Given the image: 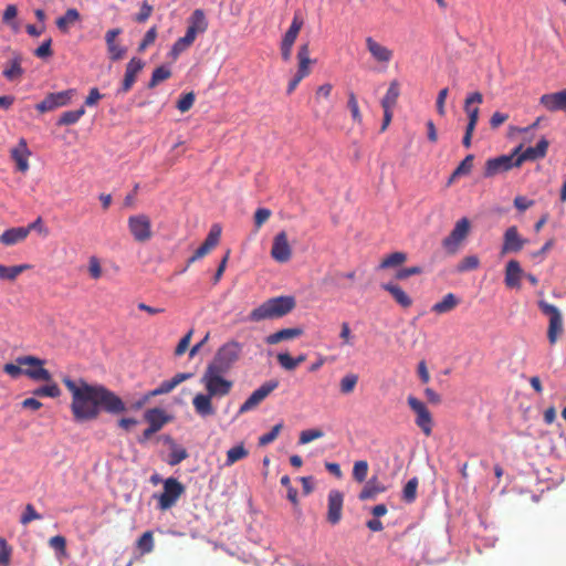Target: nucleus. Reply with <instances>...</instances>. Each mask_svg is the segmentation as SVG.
<instances>
[{"instance_id":"obj_8","label":"nucleus","mask_w":566,"mask_h":566,"mask_svg":"<svg viewBox=\"0 0 566 566\" xmlns=\"http://www.w3.org/2000/svg\"><path fill=\"white\" fill-rule=\"evenodd\" d=\"M185 493V486L176 478H168L164 481V491L157 496L158 509L161 511L172 507L179 497Z\"/></svg>"},{"instance_id":"obj_27","label":"nucleus","mask_w":566,"mask_h":566,"mask_svg":"<svg viewBox=\"0 0 566 566\" xmlns=\"http://www.w3.org/2000/svg\"><path fill=\"white\" fill-rule=\"evenodd\" d=\"M524 272L516 260H510L505 266L504 282L507 287H520Z\"/></svg>"},{"instance_id":"obj_33","label":"nucleus","mask_w":566,"mask_h":566,"mask_svg":"<svg viewBox=\"0 0 566 566\" xmlns=\"http://www.w3.org/2000/svg\"><path fill=\"white\" fill-rule=\"evenodd\" d=\"M386 491V486L379 482L377 476L369 479L360 491L358 497L360 501L375 499L377 494Z\"/></svg>"},{"instance_id":"obj_53","label":"nucleus","mask_w":566,"mask_h":566,"mask_svg":"<svg viewBox=\"0 0 566 566\" xmlns=\"http://www.w3.org/2000/svg\"><path fill=\"white\" fill-rule=\"evenodd\" d=\"M12 554V547L8 544L7 539L0 537V565L9 566Z\"/></svg>"},{"instance_id":"obj_9","label":"nucleus","mask_w":566,"mask_h":566,"mask_svg":"<svg viewBox=\"0 0 566 566\" xmlns=\"http://www.w3.org/2000/svg\"><path fill=\"white\" fill-rule=\"evenodd\" d=\"M76 95L75 88H69L61 92L49 93L40 103L35 105V109L43 114L52 112L56 108L67 106Z\"/></svg>"},{"instance_id":"obj_43","label":"nucleus","mask_w":566,"mask_h":566,"mask_svg":"<svg viewBox=\"0 0 566 566\" xmlns=\"http://www.w3.org/2000/svg\"><path fill=\"white\" fill-rule=\"evenodd\" d=\"M248 454H249V451L245 449V447L242 443L234 446L233 448L229 449L227 452L226 465L231 467L235 462L247 458Z\"/></svg>"},{"instance_id":"obj_52","label":"nucleus","mask_w":566,"mask_h":566,"mask_svg":"<svg viewBox=\"0 0 566 566\" xmlns=\"http://www.w3.org/2000/svg\"><path fill=\"white\" fill-rule=\"evenodd\" d=\"M473 160H474V156L473 155H468L460 164L459 166L454 169L453 171V177H460V176H463V175H468L470 174L472 167H473Z\"/></svg>"},{"instance_id":"obj_60","label":"nucleus","mask_w":566,"mask_h":566,"mask_svg":"<svg viewBox=\"0 0 566 566\" xmlns=\"http://www.w3.org/2000/svg\"><path fill=\"white\" fill-rule=\"evenodd\" d=\"M41 515L35 511L32 504H27L23 514L21 515L20 523L23 525L29 524L34 520H40Z\"/></svg>"},{"instance_id":"obj_34","label":"nucleus","mask_w":566,"mask_h":566,"mask_svg":"<svg viewBox=\"0 0 566 566\" xmlns=\"http://www.w3.org/2000/svg\"><path fill=\"white\" fill-rule=\"evenodd\" d=\"M303 19L298 12H296L293 17L292 23L285 34L282 38V43L294 45L297 35L303 27Z\"/></svg>"},{"instance_id":"obj_58","label":"nucleus","mask_w":566,"mask_h":566,"mask_svg":"<svg viewBox=\"0 0 566 566\" xmlns=\"http://www.w3.org/2000/svg\"><path fill=\"white\" fill-rule=\"evenodd\" d=\"M195 99H196V96H195L193 92L186 93L177 102V108L181 113H186L192 107Z\"/></svg>"},{"instance_id":"obj_20","label":"nucleus","mask_w":566,"mask_h":566,"mask_svg":"<svg viewBox=\"0 0 566 566\" xmlns=\"http://www.w3.org/2000/svg\"><path fill=\"white\" fill-rule=\"evenodd\" d=\"M548 146H549V142L545 137H542L538 140V143L536 144V146L527 147L525 150H523L522 153L520 151L516 155L517 165L521 166L524 161H527V160L533 161V160L544 158L547 154Z\"/></svg>"},{"instance_id":"obj_19","label":"nucleus","mask_w":566,"mask_h":566,"mask_svg":"<svg viewBox=\"0 0 566 566\" xmlns=\"http://www.w3.org/2000/svg\"><path fill=\"white\" fill-rule=\"evenodd\" d=\"M539 104L548 112H565L566 113V88L555 92L543 94L539 98Z\"/></svg>"},{"instance_id":"obj_49","label":"nucleus","mask_w":566,"mask_h":566,"mask_svg":"<svg viewBox=\"0 0 566 566\" xmlns=\"http://www.w3.org/2000/svg\"><path fill=\"white\" fill-rule=\"evenodd\" d=\"M417 488H418V479L412 478L409 480L402 491L403 500L408 503H411L415 501L417 495Z\"/></svg>"},{"instance_id":"obj_13","label":"nucleus","mask_w":566,"mask_h":566,"mask_svg":"<svg viewBox=\"0 0 566 566\" xmlns=\"http://www.w3.org/2000/svg\"><path fill=\"white\" fill-rule=\"evenodd\" d=\"M469 231V220L467 218L460 219L455 223L450 234L442 240V247L444 248V250L450 254H454L458 251L460 244L468 237Z\"/></svg>"},{"instance_id":"obj_28","label":"nucleus","mask_w":566,"mask_h":566,"mask_svg":"<svg viewBox=\"0 0 566 566\" xmlns=\"http://www.w3.org/2000/svg\"><path fill=\"white\" fill-rule=\"evenodd\" d=\"M145 420L155 430L159 431L166 423L170 421V417L167 416L165 410L160 408L148 409L144 415Z\"/></svg>"},{"instance_id":"obj_18","label":"nucleus","mask_w":566,"mask_h":566,"mask_svg":"<svg viewBox=\"0 0 566 566\" xmlns=\"http://www.w3.org/2000/svg\"><path fill=\"white\" fill-rule=\"evenodd\" d=\"M221 227L213 224L203 241V243L195 251L192 256L188 260V265L206 256L219 243L221 237Z\"/></svg>"},{"instance_id":"obj_45","label":"nucleus","mask_w":566,"mask_h":566,"mask_svg":"<svg viewBox=\"0 0 566 566\" xmlns=\"http://www.w3.org/2000/svg\"><path fill=\"white\" fill-rule=\"evenodd\" d=\"M171 76V71L167 66H158L154 70L151 78L148 83L149 88L156 87L160 82L168 80Z\"/></svg>"},{"instance_id":"obj_47","label":"nucleus","mask_w":566,"mask_h":566,"mask_svg":"<svg viewBox=\"0 0 566 566\" xmlns=\"http://www.w3.org/2000/svg\"><path fill=\"white\" fill-rule=\"evenodd\" d=\"M368 462L365 460H359L354 463L353 468V478L355 481L361 483L366 480L368 474Z\"/></svg>"},{"instance_id":"obj_44","label":"nucleus","mask_w":566,"mask_h":566,"mask_svg":"<svg viewBox=\"0 0 566 566\" xmlns=\"http://www.w3.org/2000/svg\"><path fill=\"white\" fill-rule=\"evenodd\" d=\"M136 547L142 555L149 554L154 549V535L151 531L145 532L136 542Z\"/></svg>"},{"instance_id":"obj_32","label":"nucleus","mask_w":566,"mask_h":566,"mask_svg":"<svg viewBox=\"0 0 566 566\" xmlns=\"http://www.w3.org/2000/svg\"><path fill=\"white\" fill-rule=\"evenodd\" d=\"M303 335V329L300 327L283 328L265 337V343L269 345H275L283 340H290Z\"/></svg>"},{"instance_id":"obj_48","label":"nucleus","mask_w":566,"mask_h":566,"mask_svg":"<svg viewBox=\"0 0 566 566\" xmlns=\"http://www.w3.org/2000/svg\"><path fill=\"white\" fill-rule=\"evenodd\" d=\"M33 395L38 396V397L56 398L61 395V389L59 388V386L53 382V384L36 388L33 391Z\"/></svg>"},{"instance_id":"obj_21","label":"nucleus","mask_w":566,"mask_h":566,"mask_svg":"<svg viewBox=\"0 0 566 566\" xmlns=\"http://www.w3.org/2000/svg\"><path fill=\"white\" fill-rule=\"evenodd\" d=\"M483 95L480 92H473L469 94L464 101V111L468 115V125L467 128L475 129V126L479 120L480 109L478 106L472 107V104H482Z\"/></svg>"},{"instance_id":"obj_41","label":"nucleus","mask_w":566,"mask_h":566,"mask_svg":"<svg viewBox=\"0 0 566 566\" xmlns=\"http://www.w3.org/2000/svg\"><path fill=\"white\" fill-rule=\"evenodd\" d=\"M407 261V254L405 252H394L385 256L378 265V269L385 270L396 268L403 264Z\"/></svg>"},{"instance_id":"obj_35","label":"nucleus","mask_w":566,"mask_h":566,"mask_svg":"<svg viewBox=\"0 0 566 566\" xmlns=\"http://www.w3.org/2000/svg\"><path fill=\"white\" fill-rule=\"evenodd\" d=\"M80 19H81L80 12L74 8H70L66 10L64 15L56 19L55 23H56L57 29L61 32L67 33L70 25L80 21Z\"/></svg>"},{"instance_id":"obj_10","label":"nucleus","mask_w":566,"mask_h":566,"mask_svg":"<svg viewBox=\"0 0 566 566\" xmlns=\"http://www.w3.org/2000/svg\"><path fill=\"white\" fill-rule=\"evenodd\" d=\"M522 150V145L516 147L512 154L510 155H502L495 158L488 159L485 163V170L484 176L486 178L493 177L497 174L505 172L513 167H520L517 165V157L516 155Z\"/></svg>"},{"instance_id":"obj_54","label":"nucleus","mask_w":566,"mask_h":566,"mask_svg":"<svg viewBox=\"0 0 566 566\" xmlns=\"http://www.w3.org/2000/svg\"><path fill=\"white\" fill-rule=\"evenodd\" d=\"M282 428H283L282 422L275 424L268 433H264L259 438V444L266 446V444L273 442L280 434Z\"/></svg>"},{"instance_id":"obj_15","label":"nucleus","mask_w":566,"mask_h":566,"mask_svg":"<svg viewBox=\"0 0 566 566\" xmlns=\"http://www.w3.org/2000/svg\"><path fill=\"white\" fill-rule=\"evenodd\" d=\"M344 494L339 490H331L327 495L326 520L329 524L336 525L343 516Z\"/></svg>"},{"instance_id":"obj_40","label":"nucleus","mask_w":566,"mask_h":566,"mask_svg":"<svg viewBox=\"0 0 566 566\" xmlns=\"http://www.w3.org/2000/svg\"><path fill=\"white\" fill-rule=\"evenodd\" d=\"M400 95V88L398 81L394 80L390 82L389 87L381 99L382 108H392L397 104V99Z\"/></svg>"},{"instance_id":"obj_55","label":"nucleus","mask_w":566,"mask_h":566,"mask_svg":"<svg viewBox=\"0 0 566 566\" xmlns=\"http://www.w3.org/2000/svg\"><path fill=\"white\" fill-rule=\"evenodd\" d=\"M281 484L286 488V493H287L286 496H287L289 501L293 505H297L298 504L297 490L294 486H292L290 476L283 475L281 478Z\"/></svg>"},{"instance_id":"obj_14","label":"nucleus","mask_w":566,"mask_h":566,"mask_svg":"<svg viewBox=\"0 0 566 566\" xmlns=\"http://www.w3.org/2000/svg\"><path fill=\"white\" fill-rule=\"evenodd\" d=\"M279 387V380L271 379L255 389L240 406L239 413H245L256 408L273 390Z\"/></svg>"},{"instance_id":"obj_59","label":"nucleus","mask_w":566,"mask_h":566,"mask_svg":"<svg viewBox=\"0 0 566 566\" xmlns=\"http://www.w3.org/2000/svg\"><path fill=\"white\" fill-rule=\"evenodd\" d=\"M272 216V211L268 208H259L254 212V227L259 230Z\"/></svg>"},{"instance_id":"obj_64","label":"nucleus","mask_w":566,"mask_h":566,"mask_svg":"<svg viewBox=\"0 0 566 566\" xmlns=\"http://www.w3.org/2000/svg\"><path fill=\"white\" fill-rule=\"evenodd\" d=\"M88 272L92 279L98 280L102 276V266L96 256H91L88 261Z\"/></svg>"},{"instance_id":"obj_50","label":"nucleus","mask_w":566,"mask_h":566,"mask_svg":"<svg viewBox=\"0 0 566 566\" xmlns=\"http://www.w3.org/2000/svg\"><path fill=\"white\" fill-rule=\"evenodd\" d=\"M480 264V260L475 255L464 256L458 264V272H467L470 270H475Z\"/></svg>"},{"instance_id":"obj_23","label":"nucleus","mask_w":566,"mask_h":566,"mask_svg":"<svg viewBox=\"0 0 566 566\" xmlns=\"http://www.w3.org/2000/svg\"><path fill=\"white\" fill-rule=\"evenodd\" d=\"M144 62L138 57H133L126 65L124 80L122 83V93H127L134 85L138 73L144 67Z\"/></svg>"},{"instance_id":"obj_25","label":"nucleus","mask_w":566,"mask_h":566,"mask_svg":"<svg viewBox=\"0 0 566 566\" xmlns=\"http://www.w3.org/2000/svg\"><path fill=\"white\" fill-rule=\"evenodd\" d=\"M11 158L14 160L17 165V169L21 172H27L29 170V156L30 150L25 140L20 139L17 147L11 149Z\"/></svg>"},{"instance_id":"obj_24","label":"nucleus","mask_w":566,"mask_h":566,"mask_svg":"<svg viewBox=\"0 0 566 566\" xmlns=\"http://www.w3.org/2000/svg\"><path fill=\"white\" fill-rule=\"evenodd\" d=\"M366 46L373 59L379 63H388L394 56L390 49L380 44L371 36L366 38Z\"/></svg>"},{"instance_id":"obj_31","label":"nucleus","mask_w":566,"mask_h":566,"mask_svg":"<svg viewBox=\"0 0 566 566\" xmlns=\"http://www.w3.org/2000/svg\"><path fill=\"white\" fill-rule=\"evenodd\" d=\"M381 287L390 293L394 300L403 308H408L412 305V298L395 283H384Z\"/></svg>"},{"instance_id":"obj_46","label":"nucleus","mask_w":566,"mask_h":566,"mask_svg":"<svg viewBox=\"0 0 566 566\" xmlns=\"http://www.w3.org/2000/svg\"><path fill=\"white\" fill-rule=\"evenodd\" d=\"M358 382V376L356 374H347L345 375L339 382L340 392L344 395H349L354 391L356 385Z\"/></svg>"},{"instance_id":"obj_11","label":"nucleus","mask_w":566,"mask_h":566,"mask_svg":"<svg viewBox=\"0 0 566 566\" xmlns=\"http://www.w3.org/2000/svg\"><path fill=\"white\" fill-rule=\"evenodd\" d=\"M19 365H27L24 375L36 381H51L52 376L48 369L43 367L44 360L35 356H19L17 358Z\"/></svg>"},{"instance_id":"obj_63","label":"nucleus","mask_w":566,"mask_h":566,"mask_svg":"<svg viewBox=\"0 0 566 566\" xmlns=\"http://www.w3.org/2000/svg\"><path fill=\"white\" fill-rule=\"evenodd\" d=\"M156 38H157V30H156V27H153L146 32L143 41L139 43L138 51L139 52L145 51L147 46L151 45L155 42Z\"/></svg>"},{"instance_id":"obj_56","label":"nucleus","mask_w":566,"mask_h":566,"mask_svg":"<svg viewBox=\"0 0 566 566\" xmlns=\"http://www.w3.org/2000/svg\"><path fill=\"white\" fill-rule=\"evenodd\" d=\"M324 436V432L319 429L303 430L300 433L298 442L301 444L310 443L313 440L319 439Z\"/></svg>"},{"instance_id":"obj_6","label":"nucleus","mask_w":566,"mask_h":566,"mask_svg":"<svg viewBox=\"0 0 566 566\" xmlns=\"http://www.w3.org/2000/svg\"><path fill=\"white\" fill-rule=\"evenodd\" d=\"M296 57L298 62L297 71L287 84V94L294 92L301 81L308 76L311 73V65L314 63V61L310 56L308 43H304L298 48Z\"/></svg>"},{"instance_id":"obj_38","label":"nucleus","mask_w":566,"mask_h":566,"mask_svg":"<svg viewBox=\"0 0 566 566\" xmlns=\"http://www.w3.org/2000/svg\"><path fill=\"white\" fill-rule=\"evenodd\" d=\"M458 304V297L453 293H448L440 302H437L431 310L437 314H444L451 312Z\"/></svg>"},{"instance_id":"obj_26","label":"nucleus","mask_w":566,"mask_h":566,"mask_svg":"<svg viewBox=\"0 0 566 566\" xmlns=\"http://www.w3.org/2000/svg\"><path fill=\"white\" fill-rule=\"evenodd\" d=\"M192 377L191 373H178L171 379L163 381L156 389L148 394V397H156L172 391L179 384Z\"/></svg>"},{"instance_id":"obj_61","label":"nucleus","mask_w":566,"mask_h":566,"mask_svg":"<svg viewBox=\"0 0 566 566\" xmlns=\"http://www.w3.org/2000/svg\"><path fill=\"white\" fill-rule=\"evenodd\" d=\"M17 14H18V9L14 4L7 6V8L3 12V15H2L3 23L11 25L13 30H17L18 28H17L15 23L13 22Z\"/></svg>"},{"instance_id":"obj_12","label":"nucleus","mask_w":566,"mask_h":566,"mask_svg":"<svg viewBox=\"0 0 566 566\" xmlns=\"http://www.w3.org/2000/svg\"><path fill=\"white\" fill-rule=\"evenodd\" d=\"M408 406L416 413V424L421 429V431L429 437L432 433L433 420L432 416L421 400L416 398L415 396H409L407 398Z\"/></svg>"},{"instance_id":"obj_4","label":"nucleus","mask_w":566,"mask_h":566,"mask_svg":"<svg viewBox=\"0 0 566 566\" xmlns=\"http://www.w3.org/2000/svg\"><path fill=\"white\" fill-rule=\"evenodd\" d=\"M242 345L237 340H230L223 344L214 354L212 360L207 365L210 368L227 374L240 359Z\"/></svg>"},{"instance_id":"obj_22","label":"nucleus","mask_w":566,"mask_h":566,"mask_svg":"<svg viewBox=\"0 0 566 566\" xmlns=\"http://www.w3.org/2000/svg\"><path fill=\"white\" fill-rule=\"evenodd\" d=\"M122 33L120 28L111 29L105 34L107 52L112 61H119L126 54V48L116 43V38Z\"/></svg>"},{"instance_id":"obj_5","label":"nucleus","mask_w":566,"mask_h":566,"mask_svg":"<svg viewBox=\"0 0 566 566\" xmlns=\"http://www.w3.org/2000/svg\"><path fill=\"white\" fill-rule=\"evenodd\" d=\"M538 307L543 314L549 317L547 338L549 344L554 345L564 333V323L560 311L555 305L543 300L538 302Z\"/></svg>"},{"instance_id":"obj_17","label":"nucleus","mask_w":566,"mask_h":566,"mask_svg":"<svg viewBox=\"0 0 566 566\" xmlns=\"http://www.w3.org/2000/svg\"><path fill=\"white\" fill-rule=\"evenodd\" d=\"M271 256L279 263H286L290 261L292 256V248L289 243L285 231H281L274 237L271 248Z\"/></svg>"},{"instance_id":"obj_16","label":"nucleus","mask_w":566,"mask_h":566,"mask_svg":"<svg viewBox=\"0 0 566 566\" xmlns=\"http://www.w3.org/2000/svg\"><path fill=\"white\" fill-rule=\"evenodd\" d=\"M527 242V239H524L520 235L517 227H509L503 234L501 255H505L507 253H518L523 250Z\"/></svg>"},{"instance_id":"obj_29","label":"nucleus","mask_w":566,"mask_h":566,"mask_svg":"<svg viewBox=\"0 0 566 566\" xmlns=\"http://www.w3.org/2000/svg\"><path fill=\"white\" fill-rule=\"evenodd\" d=\"M27 238L28 229H24V227L10 228L0 235V243L10 247L24 241Z\"/></svg>"},{"instance_id":"obj_39","label":"nucleus","mask_w":566,"mask_h":566,"mask_svg":"<svg viewBox=\"0 0 566 566\" xmlns=\"http://www.w3.org/2000/svg\"><path fill=\"white\" fill-rule=\"evenodd\" d=\"M30 264L7 266L0 263V280L13 282L22 272L29 270Z\"/></svg>"},{"instance_id":"obj_62","label":"nucleus","mask_w":566,"mask_h":566,"mask_svg":"<svg viewBox=\"0 0 566 566\" xmlns=\"http://www.w3.org/2000/svg\"><path fill=\"white\" fill-rule=\"evenodd\" d=\"M423 272L422 268L421 266H410V268H403V269H400L396 272V275L395 277L397 280H406L408 279L409 276H412V275H418V274H421Z\"/></svg>"},{"instance_id":"obj_30","label":"nucleus","mask_w":566,"mask_h":566,"mask_svg":"<svg viewBox=\"0 0 566 566\" xmlns=\"http://www.w3.org/2000/svg\"><path fill=\"white\" fill-rule=\"evenodd\" d=\"M21 63L22 57L19 54H14V56L7 62L2 75L10 82L20 80L24 73Z\"/></svg>"},{"instance_id":"obj_42","label":"nucleus","mask_w":566,"mask_h":566,"mask_svg":"<svg viewBox=\"0 0 566 566\" xmlns=\"http://www.w3.org/2000/svg\"><path fill=\"white\" fill-rule=\"evenodd\" d=\"M85 114V108L80 107L78 109L74 111H66L61 114L59 117L56 125L57 126H69L76 124L81 117Z\"/></svg>"},{"instance_id":"obj_57","label":"nucleus","mask_w":566,"mask_h":566,"mask_svg":"<svg viewBox=\"0 0 566 566\" xmlns=\"http://www.w3.org/2000/svg\"><path fill=\"white\" fill-rule=\"evenodd\" d=\"M348 108L352 113V117L354 122L361 123L363 116L359 111L358 102L353 92L348 94V102H347Z\"/></svg>"},{"instance_id":"obj_1","label":"nucleus","mask_w":566,"mask_h":566,"mask_svg":"<svg viewBox=\"0 0 566 566\" xmlns=\"http://www.w3.org/2000/svg\"><path fill=\"white\" fill-rule=\"evenodd\" d=\"M63 384L72 394L71 409L77 421L96 419L101 410L113 415L126 410L124 401L102 385H90L83 379L76 384L69 377L63 378Z\"/></svg>"},{"instance_id":"obj_7","label":"nucleus","mask_w":566,"mask_h":566,"mask_svg":"<svg viewBox=\"0 0 566 566\" xmlns=\"http://www.w3.org/2000/svg\"><path fill=\"white\" fill-rule=\"evenodd\" d=\"M127 227L136 242L145 243L153 238L151 221L145 213L130 216L127 220Z\"/></svg>"},{"instance_id":"obj_36","label":"nucleus","mask_w":566,"mask_h":566,"mask_svg":"<svg viewBox=\"0 0 566 566\" xmlns=\"http://www.w3.org/2000/svg\"><path fill=\"white\" fill-rule=\"evenodd\" d=\"M188 27L193 29L197 33H205L208 29V21L203 10L196 9L188 20Z\"/></svg>"},{"instance_id":"obj_2","label":"nucleus","mask_w":566,"mask_h":566,"mask_svg":"<svg viewBox=\"0 0 566 566\" xmlns=\"http://www.w3.org/2000/svg\"><path fill=\"white\" fill-rule=\"evenodd\" d=\"M224 375L213 368L206 367L200 379L206 392H199L192 398L193 409L201 418L216 415V408L212 403L213 398H222L230 394L233 382L224 378Z\"/></svg>"},{"instance_id":"obj_37","label":"nucleus","mask_w":566,"mask_h":566,"mask_svg":"<svg viewBox=\"0 0 566 566\" xmlns=\"http://www.w3.org/2000/svg\"><path fill=\"white\" fill-rule=\"evenodd\" d=\"M165 441L168 442L171 447V451H170V454H169V459H168V464L169 465H177L179 464L181 461H184L185 459L188 458V452L185 448L182 447H179L175 443V441L169 437L167 436L165 438Z\"/></svg>"},{"instance_id":"obj_3","label":"nucleus","mask_w":566,"mask_h":566,"mask_svg":"<svg viewBox=\"0 0 566 566\" xmlns=\"http://www.w3.org/2000/svg\"><path fill=\"white\" fill-rule=\"evenodd\" d=\"M295 305L293 296L272 297L252 310L249 314V319L251 322H261L280 318L292 312Z\"/></svg>"},{"instance_id":"obj_51","label":"nucleus","mask_w":566,"mask_h":566,"mask_svg":"<svg viewBox=\"0 0 566 566\" xmlns=\"http://www.w3.org/2000/svg\"><path fill=\"white\" fill-rule=\"evenodd\" d=\"M192 43L186 40L184 36L179 38L172 45L169 55L172 60H177L178 56L185 52L188 48H190Z\"/></svg>"}]
</instances>
